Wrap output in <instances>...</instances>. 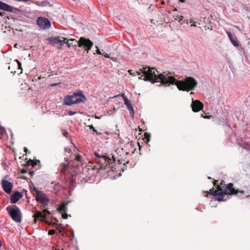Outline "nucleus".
<instances>
[{
    "mask_svg": "<svg viewBox=\"0 0 250 250\" xmlns=\"http://www.w3.org/2000/svg\"><path fill=\"white\" fill-rule=\"evenodd\" d=\"M128 73L132 75H140L143 73L142 77H144V80L149 81L152 83L160 82L162 84L169 85L170 84H175L179 90L188 92L194 89L197 84V82L192 77H188L184 80L178 81L176 79L170 72H164L162 74L156 75L153 68L142 67L139 71L128 70Z\"/></svg>",
    "mask_w": 250,
    "mask_h": 250,
    "instance_id": "nucleus-1",
    "label": "nucleus"
},
{
    "mask_svg": "<svg viewBox=\"0 0 250 250\" xmlns=\"http://www.w3.org/2000/svg\"><path fill=\"white\" fill-rule=\"evenodd\" d=\"M94 155L95 156V161L97 164L98 165V167L94 166L92 169H97L98 170L100 169L105 170L109 168L110 170L114 171V167L112 166V160L108 157L103 155L99 154L97 152H95Z\"/></svg>",
    "mask_w": 250,
    "mask_h": 250,
    "instance_id": "nucleus-2",
    "label": "nucleus"
},
{
    "mask_svg": "<svg viewBox=\"0 0 250 250\" xmlns=\"http://www.w3.org/2000/svg\"><path fill=\"white\" fill-rule=\"evenodd\" d=\"M86 98L81 91L74 92L71 95L64 96L63 103V104L70 105L74 104H78L85 102Z\"/></svg>",
    "mask_w": 250,
    "mask_h": 250,
    "instance_id": "nucleus-3",
    "label": "nucleus"
},
{
    "mask_svg": "<svg viewBox=\"0 0 250 250\" xmlns=\"http://www.w3.org/2000/svg\"><path fill=\"white\" fill-rule=\"evenodd\" d=\"M6 210L13 221L17 223L21 222L22 213L18 206L15 205H9L6 207Z\"/></svg>",
    "mask_w": 250,
    "mask_h": 250,
    "instance_id": "nucleus-4",
    "label": "nucleus"
},
{
    "mask_svg": "<svg viewBox=\"0 0 250 250\" xmlns=\"http://www.w3.org/2000/svg\"><path fill=\"white\" fill-rule=\"evenodd\" d=\"M35 190L36 191V200L37 202L41 204L42 208L47 207L50 200L46 194L42 191L36 190V189H35Z\"/></svg>",
    "mask_w": 250,
    "mask_h": 250,
    "instance_id": "nucleus-5",
    "label": "nucleus"
},
{
    "mask_svg": "<svg viewBox=\"0 0 250 250\" xmlns=\"http://www.w3.org/2000/svg\"><path fill=\"white\" fill-rule=\"evenodd\" d=\"M210 194L212 195L215 199L219 201H226V196L228 197V193L226 191H223L221 188L214 191V188L210 189Z\"/></svg>",
    "mask_w": 250,
    "mask_h": 250,
    "instance_id": "nucleus-6",
    "label": "nucleus"
},
{
    "mask_svg": "<svg viewBox=\"0 0 250 250\" xmlns=\"http://www.w3.org/2000/svg\"><path fill=\"white\" fill-rule=\"evenodd\" d=\"M75 42L78 44V47H81L83 46L86 47L85 50L87 53H88L93 45V42L89 39H86L83 37L80 38L78 42L76 41Z\"/></svg>",
    "mask_w": 250,
    "mask_h": 250,
    "instance_id": "nucleus-7",
    "label": "nucleus"
},
{
    "mask_svg": "<svg viewBox=\"0 0 250 250\" xmlns=\"http://www.w3.org/2000/svg\"><path fill=\"white\" fill-rule=\"evenodd\" d=\"M37 23L41 28L43 29H48L51 26L50 21L47 18L42 17L38 18Z\"/></svg>",
    "mask_w": 250,
    "mask_h": 250,
    "instance_id": "nucleus-8",
    "label": "nucleus"
},
{
    "mask_svg": "<svg viewBox=\"0 0 250 250\" xmlns=\"http://www.w3.org/2000/svg\"><path fill=\"white\" fill-rule=\"evenodd\" d=\"M233 184L230 183L227 184L226 186V188L224 191H226V192H227L228 197H229V195L237 194L238 193H241L242 194H244L245 193L244 190H240L238 189H235L234 188H233Z\"/></svg>",
    "mask_w": 250,
    "mask_h": 250,
    "instance_id": "nucleus-9",
    "label": "nucleus"
},
{
    "mask_svg": "<svg viewBox=\"0 0 250 250\" xmlns=\"http://www.w3.org/2000/svg\"><path fill=\"white\" fill-rule=\"evenodd\" d=\"M1 185L3 190L7 194H10L13 188V184L6 180H2Z\"/></svg>",
    "mask_w": 250,
    "mask_h": 250,
    "instance_id": "nucleus-10",
    "label": "nucleus"
},
{
    "mask_svg": "<svg viewBox=\"0 0 250 250\" xmlns=\"http://www.w3.org/2000/svg\"><path fill=\"white\" fill-rule=\"evenodd\" d=\"M191 105L194 112H198L203 108V104L199 100L192 101Z\"/></svg>",
    "mask_w": 250,
    "mask_h": 250,
    "instance_id": "nucleus-11",
    "label": "nucleus"
},
{
    "mask_svg": "<svg viewBox=\"0 0 250 250\" xmlns=\"http://www.w3.org/2000/svg\"><path fill=\"white\" fill-rule=\"evenodd\" d=\"M22 197V193L19 191L14 192L10 197V202L11 204L16 203L20 198Z\"/></svg>",
    "mask_w": 250,
    "mask_h": 250,
    "instance_id": "nucleus-12",
    "label": "nucleus"
},
{
    "mask_svg": "<svg viewBox=\"0 0 250 250\" xmlns=\"http://www.w3.org/2000/svg\"><path fill=\"white\" fill-rule=\"evenodd\" d=\"M14 9L13 7L0 1V10H5L7 12H13Z\"/></svg>",
    "mask_w": 250,
    "mask_h": 250,
    "instance_id": "nucleus-13",
    "label": "nucleus"
},
{
    "mask_svg": "<svg viewBox=\"0 0 250 250\" xmlns=\"http://www.w3.org/2000/svg\"><path fill=\"white\" fill-rule=\"evenodd\" d=\"M75 160L77 162L80 163L81 165H82V166L84 165V164H85L86 163L85 161V158L84 157H82L80 154H77L75 156Z\"/></svg>",
    "mask_w": 250,
    "mask_h": 250,
    "instance_id": "nucleus-14",
    "label": "nucleus"
},
{
    "mask_svg": "<svg viewBox=\"0 0 250 250\" xmlns=\"http://www.w3.org/2000/svg\"><path fill=\"white\" fill-rule=\"evenodd\" d=\"M35 219L43 221L45 219V214L42 212L38 211L35 214Z\"/></svg>",
    "mask_w": 250,
    "mask_h": 250,
    "instance_id": "nucleus-15",
    "label": "nucleus"
},
{
    "mask_svg": "<svg viewBox=\"0 0 250 250\" xmlns=\"http://www.w3.org/2000/svg\"><path fill=\"white\" fill-rule=\"evenodd\" d=\"M231 43L235 46V47H238L239 46V43L237 41V38L236 37L233 36L232 38L229 39Z\"/></svg>",
    "mask_w": 250,
    "mask_h": 250,
    "instance_id": "nucleus-16",
    "label": "nucleus"
},
{
    "mask_svg": "<svg viewBox=\"0 0 250 250\" xmlns=\"http://www.w3.org/2000/svg\"><path fill=\"white\" fill-rule=\"evenodd\" d=\"M68 165L67 164H62L60 166V171L62 173L65 172L68 168Z\"/></svg>",
    "mask_w": 250,
    "mask_h": 250,
    "instance_id": "nucleus-17",
    "label": "nucleus"
},
{
    "mask_svg": "<svg viewBox=\"0 0 250 250\" xmlns=\"http://www.w3.org/2000/svg\"><path fill=\"white\" fill-rule=\"evenodd\" d=\"M237 144L240 146L242 147L244 146L245 143L247 142L243 140V139L241 137L240 138L237 139L236 140Z\"/></svg>",
    "mask_w": 250,
    "mask_h": 250,
    "instance_id": "nucleus-18",
    "label": "nucleus"
},
{
    "mask_svg": "<svg viewBox=\"0 0 250 250\" xmlns=\"http://www.w3.org/2000/svg\"><path fill=\"white\" fill-rule=\"evenodd\" d=\"M52 188L55 190L58 191L62 189V186L60 183H56L52 186Z\"/></svg>",
    "mask_w": 250,
    "mask_h": 250,
    "instance_id": "nucleus-19",
    "label": "nucleus"
},
{
    "mask_svg": "<svg viewBox=\"0 0 250 250\" xmlns=\"http://www.w3.org/2000/svg\"><path fill=\"white\" fill-rule=\"evenodd\" d=\"M122 96L124 99L125 101V104L126 106V107L131 104V103L129 102V101L124 94H122Z\"/></svg>",
    "mask_w": 250,
    "mask_h": 250,
    "instance_id": "nucleus-20",
    "label": "nucleus"
},
{
    "mask_svg": "<svg viewBox=\"0 0 250 250\" xmlns=\"http://www.w3.org/2000/svg\"><path fill=\"white\" fill-rule=\"evenodd\" d=\"M66 204L65 203L62 204L58 208V209L62 212H65L66 210Z\"/></svg>",
    "mask_w": 250,
    "mask_h": 250,
    "instance_id": "nucleus-21",
    "label": "nucleus"
},
{
    "mask_svg": "<svg viewBox=\"0 0 250 250\" xmlns=\"http://www.w3.org/2000/svg\"><path fill=\"white\" fill-rule=\"evenodd\" d=\"M48 40L50 41V42H52L53 44L59 43V42H60V39L59 38L50 39Z\"/></svg>",
    "mask_w": 250,
    "mask_h": 250,
    "instance_id": "nucleus-22",
    "label": "nucleus"
},
{
    "mask_svg": "<svg viewBox=\"0 0 250 250\" xmlns=\"http://www.w3.org/2000/svg\"><path fill=\"white\" fill-rule=\"evenodd\" d=\"M242 147L250 152V144L249 142H246Z\"/></svg>",
    "mask_w": 250,
    "mask_h": 250,
    "instance_id": "nucleus-23",
    "label": "nucleus"
},
{
    "mask_svg": "<svg viewBox=\"0 0 250 250\" xmlns=\"http://www.w3.org/2000/svg\"><path fill=\"white\" fill-rule=\"evenodd\" d=\"M173 18H174V20L178 21L179 22L182 21L183 19V17L182 16H173Z\"/></svg>",
    "mask_w": 250,
    "mask_h": 250,
    "instance_id": "nucleus-24",
    "label": "nucleus"
},
{
    "mask_svg": "<svg viewBox=\"0 0 250 250\" xmlns=\"http://www.w3.org/2000/svg\"><path fill=\"white\" fill-rule=\"evenodd\" d=\"M127 109L130 111V113L132 115V116L134 115V110L132 106V104L130 105L129 106H127Z\"/></svg>",
    "mask_w": 250,
    "mask_h": 250,
    "instance_id": "nucleus-25",
    "label": "nucleus"
},
{
    "mask_svg": "<svg viewBox=\"0 0 250 250\" xmlns=\"http://www.w3.org/2000/svg\"><path fill=\"white\" fill-rule=\"evenodd\" d=\"M127 109L130 111V113L132 115V116L134 115V110L132 106V104L130 105L129 106H127Z\"/></svg>",
    "mask_w": 250,
    "mask_h": 250,
    "instance_id": "nucleus-26",
    "label": "nucleus"
},
{
    "mask_svg": "<svg viewBox=\"0 0 250 250\" xmlns=\"http://www.w3.org/2000/svg\"><path fill=\"white\" fill-rule=\"evenodd\" d=\"M102 55H103L105 58H110L111 60H112V61H115V60L116 59V58H115L114 57H110L109 55L105 53H102Z\"/></svg>",
    "mask_w": 250,
    "mask_h": 250,
    "instance_id": "nucleus-27",
    "label": "nucleus"
},
{
    "mask_svg": "<svg viewBox=\"0 0 250 250\" xmlns=\"http://www.w3.org/2000/svg\"><path fill=\"white\" fill-rule=\"evenodd\" d=\"M64 43L66 44L68 47H70L73 46H77L76 44L73 45L72 43H70L68 41H67L66 42H64Z\"/></svg>",
    "mask_w": 250,
    "mask_h": 250,
    "instance_id": "nucleus-28",
    "label": "nucleus"
},
{
    "mask_svg": "<svg viewBox=\"0 0 250 250\" xmlns=\"http://www.w3.org/2000/svg\"><path fill=\"white\" fill-rule=\"evenodd\" d=\"M42 212L43 214H45V217H46V215H49V214H51L50 211H49V210H48V209H44L42 210Z\"/></svg>",
    "mask_w": 250,
    "mask_h": 250,
    "instance_id": "nucleus-29",
    "label": "nucleus"
},
{
    "mask_svg": "<svg viewBox=\"0 0 250 250\" xmlns=\"http://www.w3.org/2000/svg\"><path fill=\"white\" fill-rule=\"evenodd\" d=\"M56 233V231L54 229H50L48 231V234L49 235H53Z\"/></svg>",
    "mask_w": 250,
    "mask_h": 250,
    "instance_id": "nucleus-30",
    "label": "nucleus"
},
{
    "mask_svg": "<svg viewBox=\"0 0 250 250\" xmlns=\"http://www.w3.org/2000/svg\"><path fill=\"white\" fill-rule=\"evenodd\" d=\"M77 113L76 111H69L68 112V115L69 116H72L73 115H75Z\"/></svg>",
    "mask_w": 250,
    "mask_h": 250,
    "instance_id": "nucleus-31",
    "label": "nucleus"
},
{
    "mask_svg": "<svg viewBox=\"0 0 250 250\" xmlns=\"http://www.w3.org/2000/svg\"><path fill=\"white\" fill-rule=\"evenodd\" d=\"M68 214L65 212H64V213L62 214V217L63 219H67L68 217Z\"/></svg>",
    "mask_w": 250,
    "mask_h": 250,
    "instance_id": "nucleus-32",
    "label": "nucleus"
},
{
    "mask_svg": "<svg viewBox=\"0 0 250 250\" xmlns=\"http://www.w3.org/2000/svg\"><path fill=\"white\" fill-rule=\"evenodd\" d=\"M96 48H97V50H96V53L99 54V55H102V52L100 50V49H99L98 47L97 46H95Z\"/></svg>",
    "mask_w": 250,
    "mask_h": 250,
    "instance_id": "nucleus-33",
    "label": "nucleus"
},
{
    "mask_svg": "<svg viewBox=\"0 0 250 250\" xmlns=\"http://www.w3.org/2000/svg\"><path fill=\"white\" fill-rule=\"evenodd\" d=\"M92 131L96 133L97 135H101L102 134L101 132H98L95 128H93Z\"/></svg>",
    "mask_w": 250,
    "mask_h": 250,
    "instance_id": "nucleus-34",
    "label": "nucleus"
},
{
    "mask_svg": "<svg viewBox=\"0 0 250 250\" xmlns=\"http://www.w3.org/2000/svg\"><path fill=\"white\" fill-rule=\"evenodd\" d=\"M227 34L229 39H230L233 37V36L231 35V34L230 32L227 31Z\"/></svg>",
    "mask_w": 250,
    "mask_h": 250,
    "instance_id": "nucleus-35",
    "label": "nucleus"
},
{
    "mask_svg": "<svg viewBox=\"0 0 250 250\" xmlns=\"http://www.w3.org/2000/svg\"><path fill=\"white\" fill-rule=\"evenodd\" d=\"M64 150L65 152H67L68 153H70L71 152V149L69 147H65Z\"/></svg>",
    "mask_w": 250,
    "mask_h": 250,
    "instance_id": "nucleus-36",
    "label": "nucleus"
},
{
    "mask_svg": "<svg viewBox=\"0 0 250 250\" xmlns=\"http://www.w3.org/2000/svg\"><path fill=\"white\" fill-rule=\"evenodd\" d=\"M16 62H17L19 69H22L21 63L19 61H18L17 60H16Z\"/></svg>",
    "mask_w": 250,
    "mask_h": 250,
    "instance_id": "nucleus-37",
    "label": "nucleus"
},
{
    "mask_svg": "<svg viewBox=\"0 0 250 250\" xmlns=\"http://www.w3.org/2000/svg\"><path fill=\"white\" fill-rule=\"evenodd\" d=\"M5 12L4 11H0V16L1 17H5Z\"/></svg>",
    "mask_w": 250,
    "mask_h": 250,
    "instance_id": "nucleus-38",
    "label": "nucleus"
},
{
    "mask_svg": "<svg viewBox=\"0 0 250 250\" xmlns=\"http://www.w3.org/2000/svg\"><path fill=\"white\" fill-rule=\"evenodd\" d=\"M65 40H66L65 39H64V40L63 41L60 40V42H59V43H60L61 45H62V44L64 43V42H66Z\"/></svg>",
    "mask_w": 250,
    "mask_h": 250,
    "instance_id": "nucleus-39",
    "label": "nucleus"
},
{
    "mask_svg": "<svg viewBox=\"0 0 250 250\" xmlns=\"http://www.w3.org/2000/svg\"><path fill=\"white\" fill-rule=\"evenodd\" d=\"M34 171H30L29 172V174L30 175V176H32L34 175Z\"/></svg>",
    "mask_w": 250,
    "mask_h": 250,
    "instance_id": "nucleus-40",
    "label": "nucleus"
},
{
    "mask_svg": "<svg viewBox=\"0 0 250 250\" xmlns=\"http://www.w3.org/2000/svg\"><path fill=\"white\" fill-rule=\"evenodd\" d=\"M64 136L65 137H67L68 135V133L66 131L64 132L63 133Z\"/></svg>",
    "mask_w": 250,
    "mask_h": 250,
    "instance_id": "nucleus-41",
    "label": "nucleus"
},
{
    "mask_svg": "<svg viewBox=\"0 0 250 250\" xmlns=\"http://www.w3.org/2000/svg\"><path fill=\"white\" fill-rule=\"evenodd\" d=\"M0 131L2 132L3 131H4V127H3L2 126H1L0 125Z\"/></svg>",
    "mask_w": 250,
    "mask_h": 250,
    "instance_id": "nucleus-42",
    "label": "nucleus"
},
{
    "mask_svg": "<svg viewBox=\"0 0 250 250\" xmlns=\"http://www.w3.org/2000/svg\"><path fill=\"white\" fill-rule=\"evenodd\" d=\"M134 142L133 141H131L130 142V146L133 147L134 146Z\"/></svg>",
    "mask_w": 250,
    "mask_h": 250,
    "instance_id": "nucleus-43",
    "label": "nucleus"
},
{
    "mask_svg": "<svg viewBox=\"0 0 250 250\" xmlns=\"http://www.w3.org/2000/svg\"><path fill=\"white\" fill-rule=\"evenodd\" d=\"M88 126H89V128H90V129H91L92 130H93V128H94V126H93L92 125H88Z\"/></svg>",
    "mask_w": 250,
    "mask_h": 250,
    "instance_id": "nucleus-44",
    "label": "nucleus"
},
{
    "mask_svg": "<svg viewBox=\"0 0 250 250\" xmlns=\"http://www.w3.org/2000/svg\"><path fill=\"white\" fill-rule=\"evenodd\" d=\"M26 172V170L22 169V170H21V173H25Z\"/></svg>",
    "mask_w": 250,
    "mask_h": 250,
    "instance_id": "nucleus-45",
    "label": "nucleus"
},
{
    "mask_svg": "<svg viewBox=\"0 0 250 250\" xmlns=\"http://www.w3.org/2000/svg\"><path fill=\"white\" fill-rule=\"evenodd\" d=\"M146 140L147 142H149V140H150V139H149V136H148V137H146Z\"/></svg>",
    "mask_w": 250,
    "mask_h": 250,
    "instance_id": "nucleus-46",
    "label": "nucleus"
},
{
    "mask_svg": "<svg viewBox=\"0 0 250 250\" xmlns=\"http://www.w3.org/2000/svg\"><path fill=\"white\" fill-rule=\"evenodd\" d=\"M24 151L25 152H27V151H28V149L26 147H24Z\"/></svg>",
    "mask_w": 250,
    "mask_h": 250,
    "instance_id": "nucleus-47",
    "label": "nucleus"
},
{
    "mask_svg": "<svg viewBox=\"0 0 250 250\" xmlns=\"http://www.w3.org/2000/svg\"><path fill=\"white\" fill-rule=\"evenodd\" d=\"M179 1L181 3H184L185 2V0H179Z\"/></svg>",
    "mask_w": 250,
    "mask_h": 250,
    "instance_id": "nucleus-48",
    "label": "nucleus"
},
{
    "mask_svg": "<svg viewBox=\"0 0 250 250\" xmlns=\"http://www.w3.org/2000/svg\"><path fill=\"white\" fill-rule=\"evenodd\" d=\"M204 118H207V119H208L209 118V116H206L205 117H204Z\"/></svg>",
    "mask_w": 250,
    "mask_h": 250,
    "instance_id": "nucleus-49",
    "label": "nucleus"
},
{
    "mask_svg": "<svg viewBox=\"0 0 250 250\" xmlns=\"http://www.w3.org/2000/svg\"><path fill=\"white\" fill-rule=\"evenodd\" d=\"M161 4H165V2H164V0H162V1H161Z\"/></svg>",
    "mask_w": 250,
    "mask_h": 250,
    "instance_id": "nucleus-50",
    "label": "nucleus"
},
{
    "mask_svg": "<svg viewBox=\"0 0 250 250\" xmlns=\"http://www.w3.org/2000/svg\"><path fill=\"white\" fill-rule=\"evenodd\" d=\"M196 26V24H191V26H194H194Z\"/></svg>",
    "mask_w": 250,
    "mask_h": 250,
    "instance_id": "nucleus-51",
    "label": "nucleus"
},
{
    "mask_svg": "<svg viewBox=\"0 0 250 250\" xmlns=\"http://www.w3.org/2000/svg\"><path fill=\"white\" fill-rule=\"evenodd\" d=\"M57 85V83H54V84H52V86H55V85Z\"/></svg>",
    "mask_w": 250,
    "mask_h": 250,
    "instance_id": "nucleus-52",
    "label": "nucleus"
},
{
    "mask_svg": "<svg viewBox=\"0 0 250 250\" xmlns=\"http://www.w3.org/2000/svg\"><path fill=\"white\" fill-rule=\"evenodd\" d=\"M177 11L176 8H175L173 10V11Z\"/></svg>",
    "mask_w": 250,
    "mask_h": 250,
    "instance_id": "nucleus-53",
    "label": "nucleus"
},
{
    "mask_svg": "<svg viewBox=\"0 0 250 250\" xmlns=\"http://www.w3.org/2000/svg\"><path fill=\"white\" fill-rule=\"evenodd\" d=\"M112 158H113V161H115V160L114 157V155H113V156H112Z\"/></svg>",
    "mask_w": 250,
    "mask_h": 250,
    "instance_id": "nucleus-54",
    "label": "nucleus"
},
{
    "mask_svg": "<svg viewBox=\"0 0 250 250\" xmlns=\"http://www.w3.org/2000/svg\"><path fill=\"white\" fill-rule=\"evenodd\" d=\"M17 44L16 43V44H15L14 45V47H17Z\"/></svg>",
    "mask_w": 250,
    "mask_h": 250,
    "instance_id": "nucleus-55",
    "label": "nucleus"
},
{
    "mask_svg": "<svg viewBox=\"0 0 250 250\" xmlns=\"http://www.w3.org/2000/svg\"><path fill=\"white\" fill-rule=\"evenodd\" d=\"M75 41V40H74V39H73V40H70V41H71V42H72V41Z\"/></svg>",
    "mask_w": 250,
    "mask_h": 250,
    "instance_id": "nucleus-56",
    "label": "nucleus"
},
{
    "mask_svg": "<svg viewBox=\"0 0 250 250\" xmlns=\"http://www.w3.org/2000/svg\"><path fill=\"white\" fill-rule=\"evenodd\" d=\"M192 22V20H191V21H189V22H190V23H191Z\"/></svg>",
    "mask_w": 250,
    "mask_h": 250,
    "instance_id": "nucleus-57",
    "label": "nucleus"
},
{
    "mask_svg": "<svg viewBox=\"0 0 250 250\" xmlns=\"http://www.w3.org/2000/svg\"><path fill=\"white\" fill-rule=\"evenodd\" d=\"M193 94V92H191L190 93V94Z\"/></svg>",
    "mask_w": 250,
    "mask_h": 250,
    "instance_id": "nucleus-58",
    "label": "nucleus"
}]
</instances>
